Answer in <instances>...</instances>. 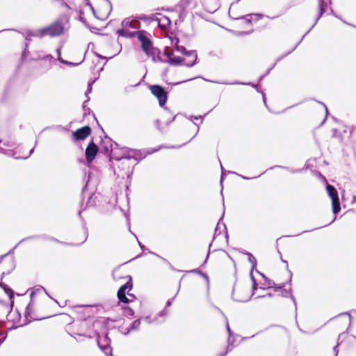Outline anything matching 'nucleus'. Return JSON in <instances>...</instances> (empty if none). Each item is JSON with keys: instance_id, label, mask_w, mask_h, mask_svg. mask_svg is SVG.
Listing matches in <instances>:
<instances>
[{"instance_id": "41", "label": "nucleus", "mask_w": 356, "mask_h": 356, "mask_svg": "<svg viewBox=\"0 0 356 356\" xmlns=\"http://www.w3.org/2000/svg\"><path fill=\"white\" fill-rule=\"evenodd\" d=\"M149 254H152L155 255L156 257L160 258L164 262H167L168 261L165 259L163 258L162 257L159 256V254H156V253H154V252H153L152 251H149Z\"/></svg>"}, {"instance_id": "30", "label": "nucleus", "mask_w": 356, "mask_h": 356, "mask_svg": "<svg viewBox=\"0 0 356 356\" xmlns=\"http://www.w3.org/2000/svg\"><path fill=\"white\" fill-rule=\"evenodd\" d=\"M10 270H9L7 273L3 272V273H2V277H3L5 275H8V274L10 273V272H11L12 270H14V268H15V263H14V261H13V260H11V261H10Z\"/></svg>"}, {"instance_id": "21", "label": "nucleus", "mask_w": 356, "mask_h": 356, "mask_svg": "<svg viewBox=\"0 0 356 356\" xmlns=\"http://www.w3.org/2000/svg\"><path fill=\"white\" fill-rule=\"evenodd\" d=\"M123 314L126 317L131 318L134 316V311L129 307H125L123 308Z\"/></svg>"}, {"instance_id": "3", "label": "nucleus", "mask_w": 356, "mask_h": 356, "mask_svg": "<svg viewBox=\"0 0 356 356\" xmlns=\"http://www.w3.org/2000/svg\"><path fill=\"white\" fill-rule=\"evenodd\" d=\"M121 26L122 29L117 31L118 35L130 38L136 36V31H130L129 29H138L140 27V23L137 19L127 17L122 22Z\"/></svg>"}, {"instance_id": "8", "label": "nucleus", "mask_w": 356, "mask_h": 356, "mask_svg": "<svg viewBox=\"0 0 356 356\" xmlns=\"http://www.w3.org/2000/svg\"><path fill=\"white\" fill-rule=\"evenodd\" d=\"M98 152V147L93 140L88 144L86 149V159L88 163H91L95 158Z\"/></svg>"}, {"instance_id": "50", "label": "nucleus", "mask_w": 356, "mask_h": 356, "mask_svg": "<svg viewBox=\"0 0 356 356\" xmlns=\"http://www.w3.org/2000/svg\"><path fill=\"white\" fill-rule=\"evenodd\" d=\"M144 321H145L147 323H152V321H151L149 316H146L145 318H144Z\"/></svg>"}, {"instance_id": "2", "label": "nucleus", "mask_w": 356, "mask_h": 356, "mask_svg": "<svg viewBox=\"0 0 356 356\" xmlns=\"http://www.w3.org/2000/svg\"><path fill=\"white\" fill-rule=\"evenodd\" d=\"M123 155L120 158H115L117 161L120 162L122 169L124 170L121 174H117V176L118 177H122V179H124L125 176L127 177H129L131 174L133 172V168L131 169L127 163L131 159L137 160L138 154L136 149H131L127 147L123 148Z\"/></svg>"}, {"instance_id": "64", "label": "nucleus", "mask_w": 356, "mask_h": 356, "mask_svg": "<svg viewBox=\"0 0 356 356\" xmlns=\"http://www.w3.org/2000/svg\"><path fill=\"white\" fill-rule=\"evenodd\" d=\"M251 20H252L251 19L245 18L246 23L251 24Z\"/></svg>"}, {"instance_id": "57", "label": "nucleus", "mask_w": 356, "mask_h": 356, "mask_svg": "<svg viewBox=\"0 0 356 356\" xmlns=\"http://www.w3.org/2000/svg\"><path fill=\"white\" fill-rule=\"evenodd\" d=\"M200 272H201V271L197 270V269H194V270H192L189 271V273H199V274H200Z\"/></svg>"}, {"instance_id": "37", "label": "nucleus", "mask_w": 356, "mask_h": 356, "mask_svg": "<svg viewBox=\"0 0 356 356\" xmlns=\"http://www.w3.org/2000/svg\"><path fill=\"white\" fill-rule=\"evenodd\" d=\"M305 35H306V34H305L302 37L301 40L295 45V47L290 51H289L287 54H286V55H288L290 53H291L293 51H294L296 49V47L299 45V44L302 42V40H303V38H305Z\"/></svg>"}, {"instance_id": "25", "label": "nucleus", "mask_w": 356, "mask_h": 356, "mask_svg": "<svg viewBox=\"0 0 356 356\" xmlns=\"http://www.w3.org/2000/svg\"><path fill=\"white\" fill-rule=\"evenodd\" d=\"M245 254L248 256V261L252 264V268H254L257 265L255 257L250 252H246Z\"/></svg>"}, {"instance_id": "31", "label": "nucleus", "mask_w": 356, "mask_h": 356, "mask_svg": "<svg viewBox=\"0 0 356 356\" xmlns=\"http://www.w3.org/2000/svg\"><path fill=\"white\" fill-rule=\"evenodd\" d=\"M139 19L143 20V21H149V20H154L155 19L149 16H147L145 15H140L138 17Z\"/></svg>"}, {"instance_id": "59", "label": "nucleus", "mask_w": 356, "mask_h": 356, "mask_svg": "<svg viewBox=\"0 0 356 356\" xmlns=\"http://www.w3.org/2000/svg\"><path fill=\"white\" fill-rule=\"evenodd\" d=\"M319 103L321 104L322 105H323V106L325 107V111H326V116H327L328 115V109H327V106L323 102H319Z\"/></svg>"}, {"instance_id": "11", "label": "nucleus", "mask_w": 356, "mask_h": 356, "mask_svg": "<svg viewBox=\"0 0 356 356\" xmlns=\"http://www.w3.org/2000/svg\"><path fill=\"white\" fill-rule=\"evenodd\" d=\"M262 276L265 278L267 284H264V286H261L260 288L262 289H268V288H271V287H273L275 288V291H279L280 289H281L282 288H284L285 284H282L280 286H275V284L272 282L271 280H268L266 277H265L264 275H262Z\"/></svg>"}, {"instance_id": "46", "label": "nucleus", "mask_w": 356, "mask_h": 356, "mask_svg": "<svg viewBox=\"0 0 356 356\" xmlns=\"http://www.w3.org/2000/svg\"><path fill=\"white\" fill-rule=\"evenodd\" d=\"M257 289V283H253L252 284V293L251 296L254 294V291Z\"/></svg>"}, {"instance_id": "9", "label": "nucleus", "mask_w": 356, "mask_h": 356, "mask_svg": "<svg viewBox=\"0 0 356 356\" xmlns=\"http://www.w3.org/2000/svg\"><path fill=\"white\" fill-rule=\"evenodd\" d=\"M91 133V128L89 126H85L78 129L73 132V136L76 140H84Z\"/></svg>"}, {"instance_id": "14", "label": "nucleus", "mask_w": 356, "mask_h": 356, "mask_svg": "<svg viewBox=\"0 0 356 356\" xmlns=\"http://www.w3.org/2000/svg\"><path fill=\"white\" fill-rule=\"evenodd\" d=\"M190 0H181L177 6V8H179V19L183 21L182 15L185 11V8L188 5Z\"/></svg>"}, {"instance_id": "35", "label": "nucleus", "mask_w": 356, "mask_h": 356, "mask_svg": "<svg viewBox=\"0 0 356 356\" xmlns=\"http://www.w3.org/2000/svg\"><path fill=\"white\" fill-rule=\"evenodd\" d=\"M172 44L174 45L175 48H177V46H179V40L177 38H172L171 40Z\"/></svg>"}, {"instance_id": "43", "label": "nucleus", "mask_w": 356, "mask_h": 356, "mask_svg": "<svg viewBox=\"0 0 356 356\" xmlns=\"http://www.w3.org/2000/svg\"><path fill=\"white\" fill-rule=\"evenodd\" d=\"M34 31L31 32V31H28L26 35L25 36V39L26 40H31V37H33V35H29L31 33H33Z\"/></svg>"}, {"instance_id": "62", "label": "nucleus", "mask_w": 356, "mask_h": 356, "mask_svg": "<svg viewBox=\"0 0 356 356\" xmlns=\"http://www.w3.org/2000/svg\"><path fill=\"white\" fill-rule=\"evenodd\" d=\"M89 101V98L88 97V99L83 102V108L85 109V108L86 107V104Z\"/></svg>"}, {"instance_id": "20", "label": "nucleus", "mask_w": 356, "mask_h": 356, "mask_svg": "<svg viewBox=\"0 0 356 356\" xmlns=\"http://www.w3.org/2000/svg\"><path fill=\"white\" fill-rule=\"evenodd\" d=\"M226 229V226L225 224L220 225V222H218L216 227L215 229L214 235H220L222 232V231Z\"/></svg>"}, {"instance_id": "47", "label": "nucleus", "mask_w": 356, "mask_h": 356, "mask_svg": "<svg viewBox=\"0 0 356 356\" xmlns=\"http://www.w3.org/2000/svg\"><path fill=\"white\" fill-rule=\"evenodd\" d=\"M97 56L99 58H102V59H106V60H108V59H111V58H113V56H110V57L107 58V57L103 56H102V55H100V54H97Z\"/></svg>"}, {"instance_id": "38", "label": "nucleus", "mask_w": 356, "mask_h": 356, "mask_svg": "<svg viewBox=\"0 0 356 356\" xmlns=\"http://www.w3.org/2000/svg\"><path fill=\"white\" fill-rule=\"evenodd\" d=\"M234 84H243V85H252V87L255 88L257 89V91H259V88L257 87L256 85L254 84H252L250 83H241V82H235L234 83Z\"/></svg>"}, {"instance_id": "15", "label": "nucleus", "mask_w": 356, "mask_h": 356, "mask_svg": "<svg viewBox=\"0 0 356 356\" xmlns=\"http://www.w3.org/2000/svg\"><path fill=\"white\" fill-rule=\"evenodd\" d=\"M145 54L149 56H152L153 60H155V56H159V54H160V51L159 49L153 47L152 45V47H150L147 51H145ZM158 59L161 62H163V60L161 59L159 56H158Z\"/></svg>"}, {"instance_id": "34", "label": "nucleus", "mask_w": 356, "mask_h": 356, "mask_svg": "<svg viewBox=\"0 0 356 356\" xmlns=\"http://www.w3.org/2000/svg\"><path fill=\"white\" fill-rule=\"evenodd\" d=\"M3 145L5 146H7L10 148H15V143L14 141H12V140H10V141H8L6 143H4Z\"/></svg>"}, {"instance_id": "61", "label": "nucleus", "mask_w": 356, "mask_h": 356, "mask_svg": "<svg viewBox=\"0 0 356 356\" xmlns=\"http://www.w3.org/2000/svg\"><path fill=\"white\" fill-rule=\"evenodd\" d=\"M227 330L229 334L230 335L231 334V330L229 328V326L228 325V322L227 321Z\"/></svg>"}, {"instance_id": "27", "label": "nucleus", "mask_w": 356, "mask_h": 356, "mask_svg": "<svg viewBox=\"0 0 356 356\" xmlns=\"http://www.w3.org/2000/svg\"><path fill=\"white\" fill-rule=\"evenodd\" d=\"M250 297L251 296H248L247 298H236L234 297V294L232 295V298L235 300V301H237V302H248L250 300Z\"/></svg>"}, {"instance_id": "51", "label": "nucleus", "mask_w": 356, "mask_h": 356, "mask_svg": "<svg viewBox=\"0 0 356 356\" xmlns=\"http://www.w3.org/2000/svg\"><path fill=\"white\" fill-rule=\"evenodd\" d=\"M175 297H174L172 300H169L167 302H166V307H170L172 304V300L175 299Z\"/></svg>"}, {"instance_id": "33", "label": "nucleus", "mask_w": 356, "mask_h": 356, "mask_svg": "<svg viewBox=\"0 0 356 356\" xmlns=\"http://www.w3.org/2000/svg\"><path fill=\"white\" fill-rule=\"evenodd\" d=\"M38 59L51 61L52 60H54V57L51 54H47L42 58L38 57Z\"/></svg>"}, {"instance_id": "52", "label": "nucleus", "mask_w": 356, "mask_h": 356, "mask_svg": "<svg viewBox=\"0 0 356 356\" xmlns=\"http://www.w3.org/2000/svg\"><path fill=\"white\" fill-rule=\"evenodd\" d=\"M105 1L107 2V3H108V7H109V12H111V9H112V5H111V1H110L109 0H105Z\"/></svg>"}, {"instance_id": "28", "label": "nucleus", "mask_w": 356, "mask_h": 356, "mask_svg": "<svg viewBox=\"0 0 356 356\" xmlns=\"http://www.w3.org/2000/svg\"><path fill=\"white\" fill-rule=\"evenodd\" d=\"M118 269H115L113 271V273H112V276H113V278L114 280L115 281H118L121 278H124V277H121L120 275H118Z\"/></svg>"}, {"instance_id": "7", "label": "nucleus", "mask_w": 356, "mask_h": 356, "mask_svg": "<svg viewBox=\"0 0 356 356\" xmlns=\"http://www.w3.org/2000/svg\"><path fill=\"white\" fill-rule=\"evenodd\" d=\"M136 36L138 40L141 42V48L145 52L152 46V42L149 38L145 35L146 32L144 31H136Z\"/></svg>"}, {"instance_id": "26", "label": "nucleus", "mask_w": 356, "mask_h": 356, "mask_svg": "<svg viewBox=\"0 0 356 356\" xmlns=\"http://www.w3.org/2000/svg\"><path fill=\"white\" fill-rule=\"evenodd\" d=\"M44 291L45 293H47L46 290L42 286H38L35 290H33L31 293V298L33 300V297L35 294L40 293V291Z\"/></svg>"}, {"instance_id": "19", "label": "nucleus", "mask_w": 356, "mask_h": 356, "mask_svg": "<svg viewBox=\"0 0 356 356\" xmlns=\"http://www.w3.org/2000/svg\"><path fill=\"white\" fill-rule=\"evenodd\" d=\"M324 13H325V6H319L318 15L317 16L314 24L311 27V29L306 33V34H307L312 30V29L315 26V24L317 23V22L321 17V16L323 15Z\"/></svg>"}, {"instance_id": "42", "label": "nucleus", "mask_w": 356, "mask_h": 356, "mask_svg": "<svg viewBox=\"0 0 356 356\" xmlns=\"http://www.w3.org/2000/svg\"><path fill=\"white\" fill-rule=\"evenodd\" d=\"M91 91H92V84L88 83V89L86 92V96L88 97V93L91 92Z\"/></svg>"}, {"instance_id": "49", "label": "nucleus", "mask_w": 356, "mask_h": 356, "mask_svg": "<svg viewBox=\"0 0 356 356\" xmlns=\"http://www.w3.org/2000/svg\"><path fill=\"white\" fill-rule=\"evenodd\" d=\"M200 275H201L207 281H209V277L205 273L200 272Z\"/></svg>"}, {"instance_id": "29", "label": "nucleus", "mask_w": 356, "mask_h": 356, "mask_svg": "<svg viewBox=\"0 0 356 356\" xmlns=\"http://www.w3.org/2000/svg\"><path fill=\"white\" fill-rule=\"evenodd\" d=\"M120 301L124 302V303H129L130 302V300L126 296V294L124 295H120V296H118Z\"/></svg>"}, {"instance_id": "63", "label": "nucleus", "mask_w": 356, "mask_h": 356, "mask_svg": "<svg viewBox=\"0 0 356 356\" xmlns=\"http://www.w3.org/2000/svg\"><path fill=\"white\" fill-rule=\"evenodd\" d=\"M330 13H331L332 15H334L336 17L339 18L337 15H335V14L334 13V11H333V10H332V9H330Z\"/></svg>"}, {"instance_id": "56", "label": "nucleus", "mask_w": 356, "mask_h": 356, "mask_svg": "<svg viewBox=\"0 0 356 356\" xmlns=\"http://www.w3.org/2000/svg\"><path fill=\"white\" fill-rule=\"evenodd\" d=\"M33 152H34V147H33V148H32V149L30 150L29 155H28L27 156L24 157V159H27L29 156H30L33 153Z\"/></svg>"}, {"instance_id": "60", "label": "nucleus", "mask_w": 356, "mask_h": 356, "mask_svg": "<svg viewBox=\"0 0 356 356\" xmlns=\"http://www.w3.org/2000/svg\"><path fill=\"white\" fill-rule=\"evenodd\" d=\"M250 276H251V280H252V284H253V283H257V281H256V280L254 279V277H253V275H252V273H250Z\"/></svg>"}, {"instance_id": "45", "label": "nucleus", "mask_w": 356, "mask_h": 356, "mask_svg": "<svg viewBox=\"0 0 356 356\" xmlns=\"http://www.w3.org/2000/svg\"><path fill=\"white\" fill-rule=\"evenodd\" d=\"M155 125L159 131H162L161 128L160 127V121L159 120L155 121Z\"/></svg>"}, {"instance_id": "23", "label": "nucleus", "mask_w": 356, "mask_h": 356, "mask_svg": "<svg viewBox=\"0 0 356 356\" xmlns=\"http://www.w3.org/2000/svg\"><path fill=\"white\" fill-rule=\"evenodd\" d=\"M0 286L3 287L5 292L9 296L10 298H12V297H13L14 292L10 288H9L6 284L2 283H0Z\"/></svg>"}, {"instance_id": "16", "label": "nucleus", "mask_w": 356, "mask_h": 356, "mask_svg": "<svg viewBox=\"0 0 356 356\" xmlns=\"http://www.w3.org/2000/svg\"><path fill=\"white\" fill-rule=\"evenodd\" d=\"M184 60L185 59L180 56H172L171 58H170V60H163V62L168 63L172 65H178L182 63L184 64V63L183 62Z\"/></svg>"}, {"instance_id": "12", "label": "nucleus", "mask_w": 356, "mask_h": 356, "mask_svg": "<svg viewBox=\"0 0 356 356\" xmlns=\"http://www.w3.org/2000/svg\"><path fill=\"white\" fill-rule=\"evenodd\" d=\"M154 20L157 21L159 26L163 29H165L171 24L170 18L166 16H163L161 18H155Z\"/></svg>"}, {"instance_id": "18", "label": "nucleus", "mask_w": 356, "mask_h": 356, "mask_svg": "<svg viewBox=\"0 0 356 356\" xmlns=\"http://www.w3.org/2000/svg\"><path fill=\"white\" fill-rule=\"evenodd\" d=\"M140 325V319H137L133 321L130 325V327L127 329V332L125 333V334H127L133 330H137L139 329Z\"/></svg>"}, {"instance_id": "1", "label": "nucleus", "mask_w": 356, "mask_h": 356, "mask_svg": "<svg viewBox=\"0 0 356 356\" xmlns=\"http://www.w3.org/2000/svg\"><path fill=\"white\" fill-rule=\"evenodd\" d=\"M65 32V27L62 19H57L49 25L34 31L29 35L42 38L46 36L56 38L60 36Z\"/></svg>"}, {"instance_id": "17", "label": "nucleus", "mask_w": 356, "mask_h": 356, "mask_svg": "<svg viewBox=\"0 0 356 356\" xmlns=\"http://www.w3.org/2000/svg\"><path fill=\"white\" fill-rule=\"evenodd\" d=\"M61 49H62V46H60L56 49V53H57V55H58V60H59L61 63H63L65 65H70V66H76L77 65L76 63H72V62H70V61H67V60H63L61 58V56H60Z\"/></svg>"}, {"instance_id": "24", "label": "nucleus", "mask_w": 356, "mask_h": 356, "mask_svg": "<svg viewBox=\"0 0 356 356\" xmlns=\"http://www.w3.org/2000/svg\"><path fill=\"white\" fill-rule=\"evenodd\" d=\"M106 140H108V143H109V146H108L106 145H104V149L105 152L108 153L113 150V148H112L113 145H112V143H111L110 138H108L107 137H106L105 140H103V143L105 144Z\"/></svg>"}, {"instance_id": "6", "label": "nucleus", "mask_w": 356, "mask_h": 356, "mask_svg": "<svg viewBox=\"0 0 356 356\" xmlns=\"http://www.w3.org/2000/svg\"><path fill=\"white\" fill-rule=\"evenodd\" d=\"M175 49L178 52H180L183 55L186 56L189 58V60L185 62L184 63V65L191 67H193L196 63V60L197 59V54L196 51H187L184 46L181 45L177 46V48Z\"/></svg>"}, {"instance_id": "5", "label": "nucleus", "mask_w": 356, "mask_h": 356, "mask_svg": "<svg viewBox=\"0 0 356 356\" xmlns=\"http://www.w3.org/2000/svg\"><path fill=\"white\" fill-rule=\"evenodd\" d=\"M151 92L158 99L160 106L163 107L168 98V93L164 88L159 85L149 87Z\"/></svg>"}, {"instance_id": "4", "label": "nucleus", "mask_w": 356, "mask_h": 356, "mask_svg": "<svg viewBox=\"0 0 356 356\" xmlns=\"http://www.w3.org/2000/svg\"><path fill=\"white\" fill-rule=\"evenodd\" d=\"M326 189L328 195L332 200V211L336 215L341 210L338 193L335 188L330 184H327Z\"/></svg>"}, {"instance_id": "54", "label": "nucleus", "mask_w": 356, "mask_h": 356, "mask_svg": "<svg viewBox=\"0 0 356 356\" xmlns=\"http://www.w3.org/2000/svg\"><path fill=\"white\" fill-rule=\"evenodd\" d=\"M87 237H88V231L86 229V230H85V236H84V239H83V241L81 243H84V242L86 241Z\"/></svg>"}, {"instance_id": "39", "label": "nucleus", "mask_w": 356, "mask_h": 356, "mask_svg": "<svg viewBox=\"0 0 356 356\" xmlns=\"http://www.w3.org/2000/svg\"><path fill=\"white\" fill-rule=\"evenodd\" d=\"M204 81H208V82H212V83H219V84H229L227 82H220V81H211V80H209V79H206L204 78H202Z\"/></svg>"}, {"instance_id": "13", "label": "nucleus", "mask_w": 356, "mask_h": 356, "mask_svg": "<svg viewBox=\"0 0 356 356\" xmlns=\"http://www.w3.org/2000/svg\"><path fill=\"white\" fill-rule=\"evenodd\" d=\"M280 291H281V293L283 297L289 296V298L291 299V300L295 306V310L296 312L297 311V303H296L295 297L292 295L291 288H289V289L282 288L281 289H280Z\"/></svg>"}, {"instance_id": "44", "label": "nucleus", "mask_w": 356, "mask_h": 356, "mask_svg": "<svg viewBox=\"0 0 356 356\" xmlns=\"http://www.w3.org/2000/svg\"><path fill=\"white\" fill-rule=\"evenodd\" d=\"M0 325H1V323H0ZM3 332L0 330V337L3 335ZM6 337L0 338V345L5 341Z\"/></svg>"}, {"instance_id": "10", "label": "nucleus", "mask_w": 356, "mask_h": 356, "mask_svg": "<svg viewBox=\"0 0 356 356\" xmlns=\"http://www.w3.org/2000/svg\"><path fill=\"white\" fill-rule=\"evenodd\" d=\"M124 279H127V282L120 286L119 290L118 291V296H120V295H124L126 294L127 290H131L133 287V283H132V279L131 277L129 275L125 276Z\"/></svg>"}, {"instance_id": "53", "label": "nucleus", "mask_w": 356, "mask_h": 356, "mask_svg": "<svg viewBox=\"0 0 356 356\" xmlns=\"http://www.w3.org/2000/svg\"><path fill=\"white\" fill-rule=\"evenodd\" d=\"M271 296H272V294H271V293H268V294H266V295H264V296H258V297H257L256 298H264V297H271Z\"/></svg>"}, {"instance_id": "40", "label": "nucleus", "mask_w": 356, "mask_h": 356, "mask_svg": "<svg viewBox=\"0 0 356 356\" xmlns=\"http://www.w3.org/2000/svg\"><path fill=\"white\" fill-rule=\"evenodd\" d=\"M86 1H87L86 5L90 7V10L92 11L94 15L95 16V9H94L92 5L90 3L89 0H86Z\"/></svg>"}, {"instance_id": "32", "label": "nucleus", "mask_w": 356, "mask_h": 356, "mask_svg": "<svg viewBox=\"0 0 356 356\" xmlns=\"http://www.w3.org/2000/svg\"><path fill=\"white\" fill-rule=\"evenodd\" d=\"M163 54L168 58V60H170V58H171L173 55V53L168 48H165Z\"/></svg>"}, {"instance_id": "22", "label": "nucleus", "mask_w": 356, "mask_h": 356, "mask_svg": "<svg viewBox=\"0 0 356 356\" xmlns=\"http://www.w3.org/2000/svg\"><path fill=\"white\" fill-rule=\"evenodd\" d=\"M33 310V300L31 299V302L29 303V305H27V307L26 308L25 317L26 318H28L29 316H31V314L32 313Z\"/></svg>"}, {"instance_id": "58", "label": "nucleus", "mask_w": 356, "mask_h": 356, "mask_svg": "<svg viewBox=\"0 0 356 356\" xmlns=\"http://www.w3.org/2000/svg\"><path fill=\"white\" fill-rule=\"evenodd\" d=\"M319 6H325L324 0H318Z\"/></svg>"}, {"instance_id": "48", "label": "nucleus", "mask_w": 356, "mask_h": 356, "mask_svg": "<svg viewBox=\"0 0 356 356\" xmlns=\"http://www.w3.org/2000/svg\"><path fill=\"white\" fill-rule=\"evenodd\" d=\"M338 346H339V344H337L336 346H334V347L333 348V350H334V352L335 353V356H337L338 353H339V350H338V348H338Z\"/></svg>"}, {"instance_id": "55", "label": "nucleus", "mask_w": 356, "mask_h": 356, "mask_svg": "<svg viewBox=\"0 0 356 356\" xmlns=\"http://www.w3.org/2000/svg\"><path fill=\"white\" fill-rule=\"evenodd\" d=\"M137 241H138V244H139V245H140V248H141L143 250H145V247L143 244H141V243L138 241V238H137Z\"/></svg>"}, {"instance_id": "36", "label": "nucleus", "mask_w": 356, "mask_h": 356, "mask_svg": "<svg viewBox=\"0 0 356 356\" xmlns=\"http://www.w3.org/2000/svg\"><path fill=\"white\" fill-rule=\"evenodd\" d=\"M274 168H284L285 170H287L290 171L292 173H296V172H298L300 171V170H290L289 169V168H287V167H282V166H280V165H275Z\"/></svg>"}]
</instances>
